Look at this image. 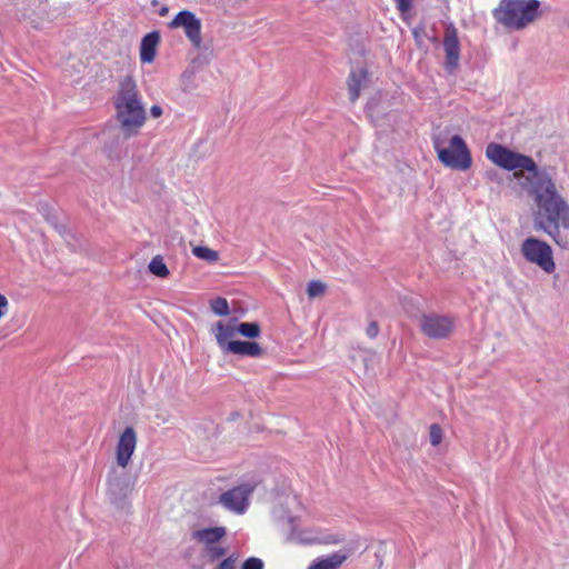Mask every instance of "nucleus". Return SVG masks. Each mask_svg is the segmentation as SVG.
Instances as JSON below:
<instances>
[{"label": "nucleus", "mask_w": 569, "mask_h": 569, "mask_svg": "<svg viewBox=\"0 0 569 569\" xmlns=\"http://www.w3.org/2000/svg\"><path fill=\"white\" fill-rule=\"evenodd\" d=\"M254 489V482H242L239 486L222 492L219 496L218 502L227 510L242 515L249 507L250 496L253 493Z\"/></svg>", "instance_id": "8"}, {"label": "nucleus", "mask_w": 569, "mask_h": 569, "mask_svg": "<svg viewBox=\"0 0 569 569\" xmlns=\"http://www.w3.org/2000/svg\"><path fill=\"white\" fill-rule=\"evenodd\" d=\"M227 535L226 527H209L196 530L192 532V539L207 546H212L219 542Z\"/></svg>", "instance_id": "16"}, {"label": "nucleus", "mask_w": 569, "mask_h": 569, "mask_svg": "<svg viewBox=\"0 0 569 569\" xmlns=\"http://www.w3.org/2000/svg\"><path fill=\"white\" fill-rule=\"evenodd\" d=\"M387 118H388V120H391V119L395 120L397 118V114L396 113H389V114H387Z\"/></svg>", "instance_id": "37"}, {"label": "nucleus", "mask_w": 569, "mask_h": 569, "mask_svg": "<svg viewBox=\"0 0 569 569\" xmlns=\"http://www.w3.org/2000/svg\"><path fill=\"white\" fill-rule=\"evenodd\" d=\"M9 307V301L7 297L0 293V319L6 315Z\"/></svg>", "instance_id": "31"}, {"label": "nucleus", "mask_w": 569, "mask_h": 569, "mask_svg": "<svg viewBox=\"0 0 569 569\" xmlns=\"http://www.w3.org/2000/svg\"><path fill=\"white\" fill-rule=\"evenodd\" d=\"M116 144H107L103 149H102V152L104 154H107L108 157L111 156L112 153V148L114 147Z\"/></svg>", "instance_id": "34"}, {"label": "nucleus", "mask_w": 569, "mask_h": 569, "mask_svg": "<svg viewBox=\"0 0 569 569\" xmlns=\"http://www.w3.org/2000/svg\"><path fill=\"white\" fill-rule=\"evenodd\" d=\"M129 491V483L126 479L119 477L109 478L108 496L113 505L122 507Z\"/></svg>", "instance_id": "15"}, {"label": "nucleus", "mask_w": 569, "mask_h": 569, "mask_svg": "<svg viewBox=\"0 0 569 569\" xmlns=\"http://www.w3.org/2000/svg\"><path fill=\"white\" fill-rule=\"evenodd\" d=\"M150 113L153 118H158L162 114V109H161V107L154 104L151 107Z\"/></svg>", "instance_id": "33"}, {"label": "nucleus", "mask_w": 569, "mask_h": 569, "mask_svg": "<svg viewBox=\"0 0 569 569\" xmlns=\"http://www.w3.org/2000/svg\"><path fill=\"white\" fill-rule=\"evenodd\" d=\"M117 119L123 138L136 134L146 121V110L139 99L136 81L127 76L121 82L114 101Z\"/></svg>", "instance_id": "2"}, {"label": "nucleus", "mask_w": 569, "mask_h": 569, "mask_svg": "<svg viewBox=\"0 0 569 569\" xmlns=\"http://www.w3.org/2000/svg\"><path fill=\"white\" fill-rule=\"evenodd\" d=\"M527 192L533 199V229L546 232L560 248H569V239L560 229L569 230V203L558 192L550 174L545 171L527 178Z\"/></svg>", "instance_id": "1"}, {"label": "nucleus", "mask_w": 569, "mask_h": 569, "mask_svg": "<svg viewBox=\"0 0 569 569\" xmlns=\"http://www.w3.org/2000/svg\"><path fill=\"white\" fill-rule=\"evenodd\" d=\"M430 443L436 447L441 443L442 441V429L438 423H432L430 426Z\"/></svg>", "instance_id": "24"}, {"label": "nucleus", "mask_w": 569, "mask_h": 569, "mask_svg": "<svg viewBox=\"0 0 569 569\" xmlns=\"http://www.w3.org/2000/svg\"><path fill=\"white\" fill-rule=\"evenodd\" d=\"M449 142H465L462 140V138L458 134H453L450 139H449Z\"/></svg>", "instance_id": "35"}, {"label": "nucleus", "mask_w": 569, "mask_h": 569, "mask_svg": "<svg viewBox=\"0 0 569 569\" xmlns=\"http://www.w3.org/2000/svg\"><path fill=\"white\" fill-rule=\"evenodd\" d=\"M325 291L326 284L319 280H312L308 283L307 295L311 299L323 295Z\"/></svg>", "instance_id": "23"}, {"label": "nucleus", "mask_w": 569, "mask_h": 569, "mask_svg": "<svg viewBox=\"0 0 569 569\" xmlns=\"http://www.w3.org/2000/svg\"><path fill=\"white\" fill-rule=\"evenodd\" d=\"M539 8V0H500L493 16L505 27L522 30L540 17Z\"/></svg>", "instance_id": "3"}, {"label": "nucleus", "mask_w": 569, "mask_h": 569, "mask_svg": "<svg viewBox=\"0 0 569 569\" xmlns=\"http://www.w3.org/2000/svg\"><path fill=\"white\" fill-rule=\"evenodd\" d=\"M204 557L209 562H214L227 555V548L216 545L203 547Z\"/></svg>", "instance_id": "22"}, {"label": "nucleus", "mask_w": 569, "mask_h": 569, "mask_svg": "<svg viewBox=\"0 0 569 569\" xmlns=\"http://www.w3.org/2000/svg\"><path fill=\"white\" fill-rule=\"evenodd\" d=\"M348 92L349 100L355 103L360 94L361 90L367 88L369 84V72L366 68L352 69L348 77Z\"/></svg>", "instance_id": "14"}, {"label": "nucleus", "mask_w": 569, "mask_h": 569, "mask_svg": "<svg viewBox=\"0 0 569 569\" xmlns=\"http://www.w3.org/2000/svg\"><path fill=\"white\" fill-rule=\"evenodd\" d=\"M241 569H263V561L259 558L250 557L243 561Z\"/></svg>", "instance_id": "28"}, {"label": "nucleus", "mask_w": 569, "mask_h": 569, "mask_svg": "<svg viewBox=\"0 0 569 569\" xmlns=\"http://www.w3.org/2000/svg\"><path fill=\"white\" fill-rule=\"evenodd\" d=\"M445 62L443 67L450 74L455 73L459 68L460 61V42L457 28L450 23L447 26L443 34Z\"/></svg>", "instance_id": "11"}, {"label": "nucleus", "mask_w": 569, "mask_h": 569, "mask_svg": "<svg viewBox=\"0 0 569 569\" xmlns=\"http://www.w3.org/2000/svg\"><path fill=\"white\" fill-rule=\"evenodd\" d=\"M485 177L487 180L495 182L497 184H502V182H503L500 173L496 169L486 170Z\"/></svg>", "instance_id": "29"}, {"label": "nucleus", "mask_w": 569, "mask_h": 569, "mask_svg": "<svg viewBox=\"0 0 569 569\" xmlns=\"http://www.w3.org/2000/svg\"><path fill=\"white\" fill-rule=\"evenodd\" d=\"M223 355H237L241 357L259 358L264 355V349L256 341L233 339L231 329L229 331L211 332Z\"/></svg>", "instance_id": "6"}, {"label": "nucleus", "mask_w": 569, "mask_h": 569, "mask_svg": "<svg viewBox=\"0 0 569 569\" xmlns=\"http://www.w3.org/2000/svg\"><path fill=\"white\" fill-rule=\"evenodd\" d=\"M158 2L157 0H152V4L156 6Z\"/></svg>", "instance_id": "38"}, {"label": "nucleus", "mask_w": 569, "mask_h": 569, "mask_svg": "<svg viewBox=\"0 0 569 569\" xmlns=\"http://www.w3.org/2000/svg\"><path fill=\"white\" fill-rule=\"evenodd\" d=\"M238 556L236 553H232L224 558L217 567L216 569H236Z\"/></svg>", "instance_id": "27"}, {"label": "nucleus", "mask_w": 569, "mask_h": 569, "mask_svg": "<svg viewBox=\"0 0 569 569\" xmlns=\"http://www.w3.org/2000/svg\"><path fill=\"white\" fill-rule=\"evenodd\" d=\"M193 73L192 72H184L182 76V82H183V90L184 91H191L193 87L189 83H187L188 80H191Z\"/></svg>", "instance_id": "32"}, {"label": "nucleus", "mask_w": 569, "mask_h": 569, "mask_svg": "<svg viewBox=\"0 0 569 569\" xmlns=\"http://www.w3.org/2000/svg\"><path fill=\"white\" fill-rule=\"evenodd\" d=\"M148 268L152 274L159 278H167L169 276V269L166 266L163 258L159 254L152 258Z\"/></svg>", "instance_id": "19"}, {"label": "nucleus", "mask_w": 569, "mask_h": 569, "mask_svg": "<svg viewBox=\"0 0 569 569\" xmlns=\"http://www.w3.org/2000/svg\"><path fill=\"white\" fill-rule=\"evenodd\" d=\"M160 41L158 31L147 33L140 44V60L144 63H151L156 57L157 46Z\"/></svg>", "instance_id": "17"}, {"label": "nucleus", "mask_w": 569, "mask_h": 569, "mask_svg": "<svg viewBox=\"0 0 569 569\" xmlns=\"http://www.w3.org/2000/svg\"><path fill=\"white\" fill-rule=\"evenodd\" d=\"M346 558L345 555L335 552L329 557L316 559L308 569H338Z\"/></svg>", "instance_id": "18"}, {"label": "nucleus", "mask_w": 569, "mask_h": 569, "mask_svg": "<svg viewBox=\"0 0 569 569\" xmlns=\"http://www.w3.org/2000/svg\"><path fill=\"white\" fill-rule=\"evenodd\" d=\"M209 305L211 311L217 316L227 317L230 315L229 302L223 297H217L214 299H211Z\"/></svg>", "instance_id": "20"}, {"label": "nucleus", "mask_w": 569, "mask_h": 569, "mask_svg": "<svg viewBox=\"0 0 569 569\" xmlns=\"http://www.w3.org/2000/svg\"><path fill=\"white\" fill-rule=\"evenodd\" d=\"M520 252L526 261L538 266L546 273L555 272L553 252L546 241L536 237H528L522 241Z\"/></svg>", "instance_id": "5"}, {"label": "nucleus", "mask_w": 569, "mask_h": 569, "mask_svg": "<svg viewBox=\"0 0 569 569\" xmlns=\"http://www.w3.org/2000/svg\"><path fill=\"white\" fill-rule=\"evenodd\" d=\"M137 445V435L133 427H127L119 437L116 448V458L118 466L126 468L134 452Z\"/></svg>", "instance_id": "13"}, {"label": "nucleus", "mask_w": 569, "mask_h": 569, "mask_svg": "<svg viewBox=\"0 0 569 569\" xmlns=\"http://www.w3.org/2000/svg\"><path fill=\"white\" fill-rule=\"evenodd\" d=\"M169 28H183L186 37L196 49H200L202 44L201 21L196 14L189 10H182L169 22Z\"/></svg>", "instance_id": "10"}, {"label": "nucleus", "mask_w": 569, "mask_h": 569, "mask_svg": "<svg viewBox=\"0 0 569 569\" xmlns=\"http://www.w3.org/2000/svg\"><path fill=\"white\" fill-rule=\"evenodd\" d=\"M192 253L201 260L208 262H216L219 260V253L216 250H212L209 247L197 246L192 249Z\"/></svg>", "instance_id": "21"}, {"label": "nucleus", "mask_w": 569, "mask_h": 569, "mask_svg": "<svg viewBox=\"0 0 569 569\" xmlns=\"http://www.w3.org/2000/svg\"><path fill=\"white\" fill-rule=\"evenodd\" d=\"M486 156L501 169L508 171L523 169L528 171L529 176L527 178H533L537 173L545 172V170H539L531 157L511 151L503 144H487Z\"/></svg>", "instance_id": "4"}, {"label": "nucleus", "mask_w": 569, "mask_h": 569, "mask_svg": "<svg viewBox=\"0 0 569 569\" xmlns=\"http://www.w3.org/2000/svg\"><path fill=\"white\" fill-rule=\"evenodd\" d=\"M419 325L422 333L430 339H446L453 330V320L438 313L422 315Z\"/></svg>", "instance_id": "9"}, {"label": "nucleus", "mask_w": 569, "mask_h": 569, "mask_svg": "<svg viewBox=\"0 0 569 569\" xmlns=\"http://www.w3.org/2000/svg\"><path fill=\"white\" fill-rule=\"evenodd\" d=\"M415 1L416 0H395L398 11L403 18L413 8Z\"/></svg>", "instance_id": "26"}, {"label": "nucleus", "mask_w": 569, "mask_h": 569, "mask_svg": "<svg viewBox=\"0 0 569 569\" xmlns=\"http://www.w3.org/2000/svg\"><path fill=\"white\" fill-rule=\"evenodd\" d=\"M231 329L232 336L240 335L247 339H256L261 335L259 322H238L237 318H231L228 322L217 321L210 328V332H226Z\"/></svg>", "instance_id": "12"}, {"label": "nucleus", "mask_w": 569, "mask_h": 569, "mask_svg": "<svg viewBox=\"0 0 569 569\" xmlns=\"http://www.w3.org/2000/svg\"><path fill=\"white\" fill-rule=\"evenodd\" d=\"M39 211L42 213V216L44 217V219L50 223L52 224L53 227H57L58 224V220H57V217L54 213H52L50 210H49V206L48 203H39Z\"/></svg>", "instance_id": "25"}, {"label": "nucleus", "mask_w": 569, "mask_h": 569, "mask_svg": "<svg viewBox=\"0 0 569 569\" xmlns=\"http://www.w3.org/2000/svg\"><path fill=\"white\" fill-rule=\"evenodd\" d=\"M366 333L369 338L373 339L378 336L379 333V325L377 321H371L367 329H366Z\"/></svg>", "instance_id": "30"}, {"label": "nucleus", "mask_w": 569, "mask_h": 569, "mask_svg": "<svg viewBox=\"0 0 569 569\" xmlns=\"http://www.w3.org/2000/svg\"><path fill=\"white\" fill-rule=\"evenodd\" d=\"M168 13V8L167 7H162L159 14L160 16H166Z\"/></svg>", "instance_id": "36"}, {"label": "nucleus", "mask_w": 569, "mask_h": 569, "mask_svg": "<svg viewBox=\"0 0 569 569\" xmlns=\"http://www.w3.org/2000/svg\"><path fill=\"white\" fill-rule=\"evenodd\" d=\"M439 161L447 168L466 171L472 164L471 152L468 144H433Z\"/></svg>", "instance_id": "7"}]
</instances>
